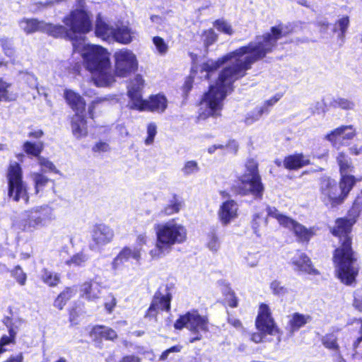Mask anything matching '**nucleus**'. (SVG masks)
I'll use <instances>...</instances> for the list:
<instances>
[{
	"mask_svg": "<svg viewBox=\"0 0 362 362\" xmlns=\"http://www.w3.org/2000/svg\"><path fill=\"white\" fill-rule=\"evenodd\" d=\"M292 32L290 25L280 23L270 28L269 32L257 35L247 45L243 46L217 61L208 60L201 66V78L208 79L224 62L229 64L221 71L218 80L211 85L200 101L199 119L220 115L223 100L233 90V83L243 77L252 65L272 52L277 42Z\"/></svg>",
	"mask_w": 362,
	"mask_h": 362,
	"instance_id": "f257e3e1",
	"label": "nucleus"
},
{
	"mask_svg": "<svg viewBox=\"0 0 362 362\" xmlns=\"http://www.w3.org/2000/svg\"><path fill=\"white\" fill-rule=\"evenodd\" d=\"M73 48L81 54L85 66L92 74V79L96 86H108L115 81L107 49L99 45L86 44L83 39L78 44L74 42Z\"/></svg>",
	"mask_w": 362,
	"mask_h": 362,
	"instance_id": "f03ea898",
	"label": "nucleus"
},
{
	"mask_svg": "<svg viewBox=\"0 0 362 362\" xmlns=\"http://www.w3.org/2000/svg\"><path fill=\"white\" fill-rule=\"evenodd\" d=\"M17 227L23 231H33L47 226L55 219L54 209L47 204L34 206L22 213Z\"/></svg>",
	"mask_w": 362,
	"mask_h": 362,
	"instance_id": "7ed1b4c3",
	"label": "nucleus"
},
{
	"mask_svg": "<svg viewBox=\"0 0 362 362\" xmlns=\"http://www.w3.org/2000/svg\"><path fill=\"white\" fill-rule=\"evenodd\" d=\"M8 181V196L13 202H29L28 187L23 180L22 168L17 162L11 161L6 173Z\"/></svg>",
	"mask_w": 362,
	"mask_h": 362,
	"instance_id": "20e7f679",
	"label": "nucleus"
},
{
	"mask_svg": "<svg viewBox=\"0 0 362 362\" xmlns=\"http://www.w3.org/2000/svg\"><path fill=\"white\" fill-rule=\"evenodd\" d=\"M333 259L338 278L344 284L351 285L358 272L353 250H334Z\"/></svg>",
	"mask_w": 362,
	"mask_h": 362,
	"instance_id": "39448f33",
	"label": "nucleus"
},
{
	"mask_svg": "<svg viewBox=\"0 0 362 362\" xmlns=\"http://www.w3.org/2000/svg\"><path fill=\"white\" fill-rule=\"evenodd\" d=\"M245 173L240 177L241 185L240 194L247 195L249 194L261 198L263 194L264 187L258 173L257 163L252 159L248 160L245 163Z\"/></svg>",
	"mask_w": 362,
	"mask_h": 362,
	"instance_id": "423d86ee",
	"label": "nucleus"
},
{
	"mask_svg": "<svg viewBox=\"0 0 362 362\" xmlns=\"http://www.w3.org/2000/svg\"><path fill=\"white\" fill-rule=\"evenodd\" d=\"M267 211L269 216L274 218L283 227L293 231L297 240L308 243L316 234L315 227L306 228L291 218L281 214L276 208L268 206Z\"/></svg>",
	"mask_w": 362,
	"mask_h": 362,
	"instance_id": "0eeeda50",
	"label": "nucleus"
},
{
	"mask_svg": "<svg viewBox=\"0 0 362 362\" xmlns=\"http://www.w3.org/2000/svg\"><path fill=\"white\" fill-rule=\"evenodd\" d=\"M156 230L158 243L165 246L182 243L187 238L186 228L174 219L156 225Z\"/></svg>",
	"mask_w": 362,
	"mask_h": 362,
	"instance_id": "6e6552de",
	"label": "nucleus"
},
{
	"mask_svg": "<svg viewBox=\"0 0 362 362\" xmlns=\"http://www.w3.org/2000/svg\"><path fill=\"white\" fill-rule=\"evenodd\" d=\"M208 319L205 316H202L197 311L188 312L181 315L175 322L174 327L177 329H182L187 327L192 332L197 334V337L190 339L189 342L194 343L202 339L201 332H206L208 328Z\"/></svg>",
	"mask_w": 362,
	"mask_h": 362,
	"instance_id": "1a4fd4ad",
	"label": "nucleus"
},
{
	"mask_svg": "<svg viewBox=\"0 0 362 362\" xmlns=\"http://www.w3.org/2000/svg\"><path fill=\"white\" fill-rule=\"evenodd\" d=\"M358 211L353 208L348 216L344 218H337L335 225L332 228L333 235L339 238L341 244V249H351V233L352 226L356 221Z\"/></svg>",
	"mask_w": 362,
	"mask_h": 362,
	"instance_id": "9d476101",
	"label": "nucleus"
},
{
	"mask_svg": "<svg viewBox=\"0 0 362 362\" xmlns=\"http://www.w3.org/2000/svg\"><path fill=\"white\" fill-rule=\"evenodd\" d=\"M255 325L260 333H252L250 340L255 343H259L263 339V334L274 335L279 333V329L276 326L271 315L269 308L267 305L262 303L259 305L258 315Z\"/></svg>",
	"mask_w": 362,
	"mask_h": 362,
	"instance_id": "9b49d317",
	"label": "nucleus"
},
{
	"mask_svg": "<svg viewBox=\"0 0 362 362\" xmlns=\"http://www.w3.org/2000/svg\"><path fill=\"white\" fill-rule=\"evenodd\" d=\"M114 59L115 74L118 76L126 77L137 69L136 57L128 49L123 48L115 52Z\"/></svg>",
	"mask_w": 362,
	"mask_h": 362,
	"instance_id": "f8f14e48",
	"label": "nucleus"
},
{
	"mask_svg": "<svg viewBox=\"0 0 362 362\" xmlns=\"http://www.w3.org/2000/svg\"><path fill=\"white\" fill-rule=\"evenodd\" d=\"M19 26L27 34L41 31L56 37L66 34L64 26L47 23L35 18H23L19 21Z\"/></svg>",
	"mask_w": 362,
	"mask_h": 362,
	"instance_id": "ddd939ff",
	"label": "nucleus"
},
{
	"mask_svg": "<svg viewBox=\"0 0 362 362\" xmlns=\"http://www.w3.org/2000/svg\"><path fill=\"white\" fill-rule=\"evenodd\" d=\"M171 294L167 286L160 287L156 292L152 302L145 315L146 317L155 318L159 310H170Z\"/></svg>",
	"mask_w": 362,
	"mask_h": 362,
	"instance_id": "4468645a",
	"label": "nucleus"
},
{
	"mask_svg": "<svg viewBox=\"0 0 362 362\" xmlns=\"http://www.w3.org/2000/svg\"><path fill=\"white\" fill-rule=\"evenodd\" d=\"M133 105H129L131 109H136L140 111H151L163 112L167 107V99L163 95H156L145 100L138 95L134 96Z\"/></svg>",
	"mask_w": 362,
	"mask_h": 362,
	"instance_id": "2eb2a0df",
	"label": "nucleus"
},
{
	"mask_svg": "<svg viewBox=\"0 0 362 362\" xmlns=\"http://www.w3.org/2000/svg\"><path fill=\"white\" fill-rule=\"evenodd\" d=\"M322 199L326 204L338 205L345 199L337 182L330 178L325 179L321 185Z\"/></svg>",
	"mask_w": 362,
	"mask_h": 362,
	"instance_id": "dca6fc26",
	"label": "nucleus"
},
{
	"mask_svg": "<svg viewBox=\"0 0 362 362\" xmlns=\"http://www.w3.org/2000/svg\"><path fill=\"white\" fill-rule=\"evenodd\" d=\"M238 211L239 206L235 201L228 199L223 202L217 212L219 221L223 226H228L238 217Z\"/></svg>",
	"mask_w": 362,
	"mask_h": 362,
	"instance_id": "f3484780",
	"label": "nucleus"
},
{
	"mask_svg": "<svg viewBox=\"0 0 362 362\" xmlns=\"http://www.w3.org/2000/svg\"><path fill=\"white\" fill-rule=\"evenodd\" d=\"M356 136V129L352 125L341 126L327 135V139L334 146L344 145Z\"/></svg>",
	"mask_w": 362,
	"mask_h": 362,
	"instance_id": "a211bd4d",
	"label": "nucleus"
},
{
	"mask_svg": "<svg viewBox=\"0 0 362 362\" xmlns=\"http://www.w3.org/2000/svg\"><path fill=\"white\" fill-rule=\"evenodd\" d=\"M93 240L99 246L110 243L114 238V230L105 223H96L91 230Z\"/></svg>",
	"mask_w": 362,
	"mask_h": 362,
	"instance_id": "6ab92c4d",
	"label": "nucleus"
},
{
	"mask_svg": "<svg viewBox=\"0 0 362 362\" xmlns=\"http://www.w3.org/2000/svg\"><path fill=\"white\" fill-rule=\"evenodd\" d=\"M310 320L311 317L310 315L295 313L290 316V319L286 329L288 332L290 336H292L296 332L304 327Z\"/></svg>",
	"mask_w": 362,
	"mask_h": 362,
	"instance_id": "aec40b11",
	"label": "nucleus"
},
{
	"mask_svg": "<svg viewBox=\"0 0 362 362\" xmlns=\"http://www.w3.org/2000/svg\"><path fill=\"white\" fill-rule=\"evenodd\" d=\"M291 262L295 267V270L301 271L312 275L320 274L318 270L313 267L310 259L303 254L294 257Z\"/></svg>",
	"mask_w": 362,
	"mask_h": 362,
	"instance_id": "412c9836",
	"label": "nucleus"
},
{
	"mask_svg": "<svg viewBox=\"0 0 362 362\" xmlns=\"http://www.w3.org/2000/svg\"><path fill=\"white\" fill-rule=\"evenodd\" d=\"M310 164L308 156L296 153L288 156L284 160V165L288 170H297Z\"/></svg>",
	"mask_w": 362,
	"mask_h": 362,
	"instance_id": "4be33fe9",
	"label": "nucleus"
},
{
	"mask_svg": "<svg viewBox=\"0 0 362 362\" xmlns=\"http://www.w3.org/2000/svg\"><path fill=\"white\" fill-rule=\"evenodd\" d=\"M101 291L102 288L97 282H86L81 286V296L89 301H95L100 298Z\"/></svg>",
	"mask_w": 362,
	"mask_h": 362,
	"instance_id": "5701e85b",
	"label": "nucleus"
},
{
	"mask_svg": "<svg viewBox=\"0 0 362 362\" xmlns=\"http://www.w3.org/2000/svg\"><path fill=\"white\" fill-rule=\"evenodd\" d=\"M64 98L70 107L76 113L83 114L85 110L86 103L82 97L71 90H66Z\"/></svg>",
	"mask_w": 362,
	"mask_h": 362,
	"instance_id": "b1692460",
	"label": "nucleus"
},
{
	"mask_svg": "<svg viewBox=\"0 0 362 362\" xmlns=\"http://www.w3.org/2000/svg\"><path fill=\"white\" fill-rule=\"evenodd\" d=\"M71 129L73 134L77 139L86 136L88 133L86 122L83 114L76 113L72 117Z\"/></svg>",
	"mask_w": 362,
	"mask_h": 362,
	"instance_id": "393cba45",
	"label": "nucleus"
},
{
	"mask_svg": "<svg viewBox=\"0 0 362 362\" xmlns=\"http://www.w3.org/2000/svg\"><path fill=\"white\" fill-rule=\"evenodd\" d=\"M115 28L109 25L100 18H98L95 25V35L104 40L112 41Z\"/></svg>",
	"mask_w": 362,
	"mask_h": 362,
	"instance_id": "a878e982",
	"label": "nucleus"
},
{
	"mask_svg": "<svg viewBox=\"0 0 362 362\" xmlns=\"http://www.w3.org/2000/svg\"><path fill=\"white\" fill-rule=\"evenodd\" d=\"M144 81L140 75H136L134 78L130 81L128 86V95L130 98V101L129 102L128 105L129 106V105H133V98L134 96L138 95V98H141L140 90L144 86Z\"/></svg>",
	"mask_w": 362,
	"mask_h": 362,
	"instance_id": "bb28decb",
	"label": "nucleus"
},
{
	"mask_svg": "<svg viewBox=\"0 0 362 362\" xmlns=\"http://www.w3.org/2000/svg\"><path fill=\"white\" fill-rule=\"evenodd\" d=\"M9 319H7L5 324L8 328V334H4L0 339V356L8 351L6 346L16 344L17 331L8 324Z\"/></svg>",
	"mask_w": 362,
	"mask_h": 362,
	"instance_id": "cd10ccee",
	"label": "nucleus"
},
{
	"mask_svg": "<svg viewBox=\"0 0 362 362\" xmlns=\"http://www.w3.org/2000/svg\"><path fill=\"white\" fill-rule=\"evenodd\" d=\"M362 177L356 178L352 175H341L339 182L340 191L344 197H347L349 192L351 190L357 181H360Z\"/></svg>",
	"mask_w": 362,
	"mask_h": 362,
	"instance_id": "c85d7f7f",
	"label": "nucleus"
},
{
	"mask_svg": "<svg viewBox=\"0 0 362 362\" xmlns=\"http://www.w3.org/2000/svg\"><path fill=\"white\" fill-rule=\"evenodd\" d=\"M133 33L131 30L124 25L117 27L114 30V36L112 41H117L122 44H129L132 42V35Z\"/></svg>",
	"mask_w": 362,
	"mask_h": 362,
	"instance_id": "c756f323",
	"label": "nucleus"
},
{
	"mask_svg": "<svg viewBox=\"0 0 362 362\" xmlns=\"http://www.w3.org/2000/svg\"><path fill=\"white\" fill-rule=\"evenodd\" d=\"M11 89V84L0 78V102H9L16 99L17 94Z\"/></svg>",
	"mask_w": 362,
	"mask_h": 362,
	"instance_id": "7c9ffc66",
	"label": "nucleus"
},
{
	"mask_svg": "<svg viewBox=\"0 0 362 362\" xmlns=\"http://www.w3.org/2000/svg\"><path fill=\"white\" fill-rule=\"evenodd\" d=\"M92 337H100L107 340H114L117 337L116 332L107 327L96 326L91 332Z\"/></svg>",
	"mask_w": 362,
	"mask_h": 362,
	"instance_id": "2f4dec72",
	"label": "nucleus"
},
{
	"mask_svg": "<svg viewBox=\"0 0 362 362\" xmlns=\"http://www.w3.org/2000/svg\"><path fill=\"white\" fill-rule=\"evenodd\" d=\"M339 165L340 175H351L354 173V166L349 158L344 153H339L337 157Z\"/></svg>",
	"mask_w": 362,
	"mask_h": 362,
	"instance_id": "473e14b6",
	"label": "nucleus"
},
{
	"mask_svg": "<svg viewBox=\"0 0 362 362\" xmlns=\"http://www.w3.org/2000/svg\"><path fill=\"white\" fill-rule=\"evenodd\" d=\"M350 21L349 16H344L339 18L334 24L333 32L338 34V37L344 40L346 33L349 26Z\"/></svg>",
	"mask_w": 362,
	"mask_h": 362,
	"instance_id": "72a5a7b5",
	"label": "nucleus"
},
{
	"mask_svg": "<svg viewBox=\"0 0 362 362\" xmlns=\"http://www.w3.org/2000/svg\"><path fill=\"white\" fill-rule=\"evenodd\" d=\"M140 257L139 250H121L113 262V265L116 268L120 264L127 261L129 258L138 260Z\"/></svg>",
	"mask_w": 362,
	"mask_h": 362,
	"instance_id": "f704fd0d",
	"label": "nucleus"
},
{
	"mask_svg": "<svg viewBox=\"0 0 362 362\" xmlns=\"http://www.w3.org/2000/svg\"><path fill=\"white\" fill-rule=\"evenodd\" d=\"M43 144L41 141L35 143L25 141L23 144V149L27 154L38 158L43 149Z\"/></svg>",
	"mask_w": 362,
	"mask_h": 362,
	"instance_id": "c9c22d12",
	"label": "nucleus"
},
{
	"mask_svg": "<svg viewBox=\"0 0 362 362\" xmlns=\"http://www.w3.org/2000/svg\"><path fill=\"white\" fill-rule=\"evenodd\" d=\"M76 292L74 289L71 288H66L63 292H62L54 300V305L59 310L63 309L66 303L71 298Z\"/></svg>",
	"mask_w": 362,
	"mask_h": 362,
	"instance_id": "e433bc0d",
	"label": "nucleus"
},
{
	"mask_svg": "<svg viewBox=\"0 0 362 362\" xmlns=\"http://www.w3.org/2000/svg\"><path fill=\"white\" fill-rule=\"evenodd\" d=\"M31 178L34 182L35 191L36 194L42 191L44 187L50 182V180L46 176L38 173H33L31 174Z\"/></svg>",
	"mask_w": 362,
	"mask_h": 362,
	"instance_id": "4c0bfd02",
	"label": "nucleus"
},
{
	"mask_svg": "<svg viewBox=\"0 0 362 362\" xmlns=\"http://www.w3.org/2000/svg\"><path fill=\"white\" fill-rule=\"evenodd\" d=\"M183 206V202L179 199L174 197L169 204L165 206L161 213L165 216H170L178 213Z\"/></svg>",
	"mask_w": 362,
	"mask_h": 362,
	"instance_id": "58836bf2",
	"label": "nucleus"
},
{
	"mask_svg": "<svg viewBox=\"0 0 362 362\" xmlns=\"http://www.w3.org/2000/svg\"><path fill=\"white\" fill-rule=\"evenodd\" d=\"M41 276L43 282L49 286H57L60 281V276L58 274L48 271L47 269L42 271Z\"/></svg>",
	"mask_w": 362,
	"mask_h": 362,
	"instance_id": "ea45409f",
	"label": "nucleus"
},
{
	"mask_svg": "<svg viewBox=\"0 0 362 362\" xmlns=\"http://www.w3.org/2000/svg\"><path fill=\"white\" fill-rule=\"evenodd\" d=\"M322 344L327 349L337 351L339 345L337 344V335L332 332L325 334L322 339Z\"/></svg>",
	"mask_w": 362,
	"mask_h": 362,
	"instance_id": "a19ab883",
	"label": "nucleus"
},
{
	"mask_svg": "<svg viewBox=\"0 0 362 362\" xmlns=\"http://www.w3.org/2000/svg\"><path fill=\"white\" fill-rule=\"evenodd\" d=\"M214 27L217 29V30L228 35H232L234 33L232 25L224 19H218L214 21Z\"/></svg>",
	"mask_w": 362,
	"mask_h": 362,
	"instance_id": "79ce46f5",
	"label": "nucleus"
},
{
	"mask_svg": "<svg viewBox=\"0 0 362 362\" xmlns=\"http://www.w3.org/2000/svg\"><path fill=\"white\" fill-rule=\"evenodd\" d=\"M200 168L197 161L188 160L185 163L181 172L185 176L194 175L199 171Z\"/></svg>",
	"mask_w": 362,
	"mask_h": 362,
	"instance_id": "37998d69",
	"label": "nucleus"
},
{
	"mask_svg": "<svg viewBox=\"0 0 362 362\" xmlns=\"http://www.w3.org/2000/svg\"><path fill=\"white\" fill-rule=\"evenodd\" d=\"M11 275L15 279L16 281L20 286H24L27 281V274L23 272V269L20 266L15 267L11 271Z\"/></svg>",
	"mask_w": 362,
	"mask_h": 362,
	"instance_id": "c03bdc74",
	"label": "nucleus"
},
{
	"mask_svg": "<svg viewBox=\"0 0 362 362\" xmlns=\"http://www.w3.org/2000/svg\"><path fill=\"white\" fill-rule=\"evenodd\" d=\"M265 112L264 107H257L252 112L247 114L245 117V122L248 124L259 120L262 115Z\"/></svg>",
	"mask_w": 362,
	"mask_h": 362,
	"instance_id": "a18cd8bd",
	"label": "nucleus"
},
{
	"mask_svg": "<svg viewBox=\"0 0 362 362\" xmlns=\"http://www.w3.org/2000/svg\"><path fill=\"white\" fill-rule=\"evenodd\" d=\"M332 106L339 107L343 110H352L355 104L353 101L344 98H337L332 102Z\"/></svg>",
	"mask_w": 362,
	"mask_h": 362,
	"instance_id": "49530a36",
	"label": "nucleus"
},
{
	"mask_svg": "<svg viewBox=\"0 0 362 362\" xmlns=\"http://www.w3.org/2000/svg\"><path fill=\"white\" fill-rule=\"evenodd\" d=\"M218 35L213 29L204 30L202 35V40L206 47L214 44L217 40Z\"/></svg>",
	"mask_w": 362,
	"mask_h": 362,
	"instance_id": "de8ad7c7",
	"label": "nucleus"
},
{
	"mask_svg": "<svg viewBox=\"0 0 362 362\" xmlns=\"http://www.w3.org/2000/svg\"><path fill=\"white\" fill-rule=\"evenodd\" d=\"M88 259V257L81 251L66 261L67 265L81 266Z\"/></svg>",
	"mask_w": 362,
	"mask_h": 362,
	"instance_id": "09e8293b",
	"label": "nucleus"
},
{
	"mask_svg": "<svg viewBox=\"0 0 362 362\" xmlns=\"http://www.w3.org/2000/svg\"><path fill=\"white\" fill-rule=\"evenodd\" d=\"M38 163L42 168V172H57L55 165L48 159L39 156Z\"/></svg>",
	"mask_w": 362,
	"mask_h": 362,
	"instance_id": "8fccbe9b",
	"label": "nucleus"
},
{
	"mask_svg": "<svg viewBox=\"0 0 362 362\" xmlns=\"http://www.w3.org/2000/svg\"><path fill=\"white\" fill-rule=\"evenodd\" d=\"M270 288L274 294L279 296H284L288 293L287 288L278 281H273L270 284Z\"/></svg>",
	"mask_w": 362,
	"mask_h": 362,
	"instance_id": "3c124183",
	"label": "nucleus"
},
{
	"mask_svg": "<svg viewBox=\"0 0 362 362\" xmlns=\"http://www.w3.org/2000/svg\"><path fill=\"white\" fill-rule=\"evenodd\" d=\"M243 255L244 257V259H245V262L250 267H255L257 264L259 258V255L257 252L247 251Z\"/></svg>",
	"mask_w": 362,
	"mask_h": 362,
	"instance_id": "603ef678",
	"label": "nucleus"
},
{
	"mask_svg": "<svg viewBox=\"0 0 362 362\" xmlns=\"http://www.w3.org/2000/svg\"><path fill=\"white\" fill-rule=\"evenodd\" d=\"M153 42L155 47H156L157 51L160 54H165L168 52V46L165 43L164 40L160 37H154L153 38Z\"/></svg>",
	"mask_w": 362,
	"mask_h": 362,
	"instance_id": "864d4df0",
	"label": "nucleus"
},
{
	"mask_svg": "<svg viewBox=\"0 0 362 362\" xmlns=\"http://www.w3.org/2000/svg\"><path fill=\"white\" fill-rule=\"evenodd\" d=\"M157 133V127L154 123L148 124L147 127V138L145 140V144L149 146L153 143L154 137Z\"/></svg>",
	"mask_w": 362,
	"mask_h": 362,
	"instance_id": "5fc2aeb1",
	"label": "nucleus"
},
{
	"mask_svg": "<svg viewBox=\"0 0 362 362\" xmlns=\"http://www.w3.org/2000/svg\"><path fill=\"white\" fill-rule=\"evenodd\" d=\"M225 300L230 307L236 308L238 306V298H236L235 293L230 288L228 289V291L226 293Z\"/></svg>",
	"mask_w": 362,
	"mask_h": 362,
	"instance_id": "6e6d98bb",
	"label": "nucleus"
},
{
	"mask_svg": "<svg viewBox=\"0 0 362 362\" xmlns=\"http://www.w3.org/2000/svg\"><path fill=\"white\" fill-rule=\"evenodd\" d=\"M110 150L109 144L107 142L99 141L97 142L93 147L94 152H107Z\"/></svg>",
	"mask_w": 362,
	"mask_h": 362,
	"instance_id": "4d7b16f0",
	"label": "nucleus"
},
{
	"mask_svg": "<svg viewBox=\"0 0 362 362\" xmlns=\"http://www.w3.org/2000/svg\"><path fill=\"white\" fill-rule=\"evenodd\" d=\"M353 306L360 312H362V296L359 291H356L354 294Z\"/></svg>",
	"mask_w": 362,
	"mask_h": 362,
	"instance_id": "13d9d810",
	"label": "nucleus"
},
{
	"mask_svg": "<svg viewBox=\"0 0 362 362\" xmlns=\"http://www.w3.org/2000/svg\"><path fill=\"white\" fill-rule=\"evenodd\" d=\"M282 97V95L280 93H277L274 95L272 98L266 100L263 105L261 107H265V112H268V107L274 105L276 103H277L280 98Z\"/></svg>",
	"mask_w": 362,
	"mask_h": 362,
	"instance_id": "bf43d9fd",
	"label": "nucleus"
},
{
	"mask_svg": "<svg viewBox=\"0 0 362 362\" xmlns=\"http://www.w3.org/2000/svg\"><path fill=\"white\" fill-rule=\"evenodd\" d=\"M109 298H110V300H107L105 303V308L107 310V312L109 314H110V313H112L115 307L117 305V300L112 295H110L109 296Z\"/></svg>",
	"mask_w": 362,
	"mask_h": 362,
	"instance_id": "052dcab7",
	"label": "nucleus"
},
{
	"mask_svg": "<svg viewBox=\"0 0 362 362\" xmlns=\"http://www.w3.org/2000/svg\"><path fill=\"white\" fill-rule=\"evenodd\" d=\"M207 244L208 247L211 249L218 247L219 244L218 238L214 234L209 235Z\"/></svg>",
	"mask_w": 362,
	"mask_h": 362,
	"instance_id": "680f3d73",
	"label": "nucleus"
},
{
	"mask_svg": "<svg viewBox=\"0 0 362 362\" xmlns=\"http://www.w3.org/2000/svg\"><path fill=\"white\" fill-rule=\"evenodd\" d=\"M360 322V327L358 329V336L356 337V339L353 341V346L354 347L359 346V344L362 341V320H359Z\"/></svg>",
	"mask_w": 362,
	"mask_h": 362,
	"instance_id": "e2e57ef3",
	"label": "nucleus"
},
{
	"mask_svg": "<svg viewBox=\"0 0 362 362\" xmlns=\"http://www.w3.org/2000/svg\"><path fill=\"white\" fill-rule=\"evenodd\" d=\"M225 149V146L224 144H214L213 146H209L208 148H207V152L209 153V154H213L216 152V151L217 150H224Z\"/></svg>",
	"mask_w": 362,
	"mask_h": 362,
	"instance_id": "0e129e2a",
	"label": "nucleus"
},
{
	"mask_svg": "<svg viewBox=\"0 0 362 362\" xmlns=\"http://www.w3.org/2000/svg\"><path fill=\"white\" fill-rule=\"evenodd\" d=\"M119 362H141V359L134 355L124 356Z\"/></svg>",
	"mask_w": 362,
	"mask_h": 362,
	"instance_id": "69168bd1",
	"label": "nucleus"
},
{
	"mask_svg": "<svg viewBox=\"0 0 362 362\" xmlns=\"http://www.w3.org/2000/svg\"><path fill=\"white\" fill-rule=\"evenodd\" d=\"M317 25L320 28V31L322 33H326L329 28V23L326 20L320 21L317 23Z\"/></svg>",
	"mask_w": 362,
	"mask_h": 362,
	"instance_id": "338daca9",
	"label": "nucleus"
},
{
	"mask_svg": "<svg viewBox=\"0 0 362 362\" xmlns=\"http://www.w3.org/2000/svg\"><path fill=\"white\" fill-rule=\"evenodd\" d=\"M352 348H353V354H352L353 358L355 360L362 361V352L358 349V346L354 347L352 345Z\"/></svg>",
	"mask_w": 362,
	"mask_h": 362,
	"instance_id": "774afa93",
	"label": "nucleus"
}]
</instances>
